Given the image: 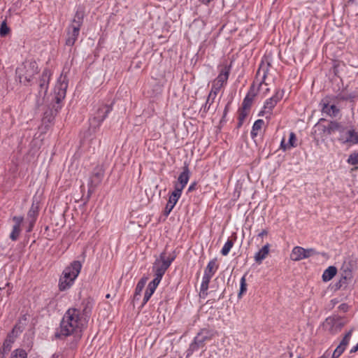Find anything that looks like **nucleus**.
Wrapping results in <instances>:
<instances>
[{"label": "nucleus", "instance_id": "f257e3e1", "mask_svg": "<svg viewBox=\"0 0 358 358\" xmlns=\"http://www.w3.org/2000/svg\"><path fill=\"white\" fill-rule=\"evenodd\" d=\"M87 303V305H88ZM87 306L81 310L78 308H71L66 310L60 322L59 331L56 334L57 337L69 336L75 335L80 336V333L85 328L87 320L86 317L90 311L87 310Z\"/></svg>", "mask_w": 358, "mask_h": 358}, {"label": "nucleus", "instance_id": "f03ea898", "mask_svg": "<svg viewBox=\"0 0 358 358\" xmlns=\"http://www.w3.org/2000/svg\"><path fill=\"white\" fill-rule=\"evenodd\" d=\"M82 268L80 261H73L69 266L66 267L59 281V289L64 292L69 289L78 276Z\"/></svg>", "mask_w": 358, "mask_h": 358}, {"label": "nucleus", "instance_id": "7ed1b4c3", "mask_svg": "<svg viewBox=\"0 0 358 358\" xmlns=\"http://www.w3.org/2000/svg\"><path fill=\"white\" fill-rule=\"evenodd\" d=\"M38 72V64L32 60L25 61L15 71L19 82L24 85H29Z\"/></svg>", "mask_w": 358, "mask_h": 358}, {"label": "nucleus", "instance_id": "20e7f679", "mask_svg": "<svg viewBox=\"0 0 358 358\" xmlns=\"http://www.w3.org/2000/svg\"><path fill=\"white\" fill-rule=\"evenodd\" d=\"M217 335V332L210 328L201 329L194 337L193 341L190 343L189 347L187 351V356H191L195 351H197L200 348H203L206 341H210Z\"/></svg>", "mask_w": 358, "mask_h": 358}, {"label": "nucleus", "instance_id": "39448f33", "mask_svg": "<svg viewBox=\"0 0 358 358\" xmlns=\"http://www.w3.org/2000/svg\"><path fill=\"white\" fill-rule=\"evenodd\" d=\"M83 15L80 12H77L72 23L68 28L67 38L66 40V45L72 46L77 41L80 29L83 24Z\"/></svg>", "mask_w": 358, "mask_h": 358}, {"label": "nucleus", "instance_id": "423d86ee", "mask_svg": "<svg viewBox=\"0 0 358 358\" xmlns=\"http://www.w3.org/2000/svg\"><path fill=\"white\" fill-rule=\"evenodd\" d=\"M338 96L328 95L324 97L320 102V107L322 114L330 117H336L340 114V108L336 105V99Z\"/></svg>", "mask_w": 358, "mask_h": 358}, {"label": "nucleus", "instance_id": "0eeeda50", "mask_svg": "<svg viewBox=\"0 0 358 358\" xmlns=\"http://www.w3.org/2000/svg\"><path fill=\"white\" fill-rule=\"evenodd\" d=\"M174 259V256L166 258L165 253L162 252L160 255L159 258L155 262L152 266V271L155 273L154 279L157 280V281H161L163 275Z\"/></svg>", "mask_w": 358, "mask_h": 358}, {"label": "nucleus", "instance_id": "6e6552de", "mask_svg": "<svg viewBox=\"0 0 358 358\" xmlns=\"http://www.w3.org/2000/svg\"><path fill=\"white\" fill-rule=\"evenodd\" d=\"M68 80L66 76L61 74L54 89V99L59 103L66 96Z\"/></svg>", "mask_w": 358, "mask_h": 358}, {"label": "nucleus", "instance_id": "1a4fd4ad", "mask_svg": "<svg viewBox=\"0 0 358 358\" xmlns=\"http://www.w3.org/2000/svg\"><path fill=\"white\" fill-rule=\"evenodd\" d=\"M111 110L112 107L109 105H102L100 106L97 109L94 117L90 120V127L94 128L99 127Z\"/></svg>", "mask_w": 358, "mask_h": 358}, {"label": "nucleus", "instance_id": "9d476101", "mask_svg": "<svg viewBox=\"0 0 358 358\" xmlns=\"http://www.w3.org/2000/svg\"><path fill=\"white\" fill-rule=\"evenodd\" d=\"M103 177V171L99 168L96 167L89 180L88 183V194H92L95 190L96 187L101 182Z\"/></svg>", "mask_w": 358, "mask_h": 358}, {"label": "nucleus", "instance_id": "9b49d317", "mask_svg": "<svg viewBox=\"0 0 358 358\" xmlns=\"http://www.w3.org/2000/svg\"><path fill=\"white\" fill-rule=\"evenodd\" d=\"M283 94V90H278L272 97L266 100L264 105V110L261 111L260 113H271L277 103L281 100ZM259 115H261V114H259Z\"/></svg>", "mask_w": 358, "mask_h": 358}, {"label": "nucleus", "instance_id": "f8f14e48", "mask_svg": "<svg viewBox=\"0 0 358 358\" xmlns=\"http://www.w3.org/2000/svg\"><path fill=\"white\" fill-rule=\"evenodd\" d=\"M52 73L50 70L45 69L43 70L41 77L39 80L38 96L43 98L48 92L49 82Z\"/></svg>", "mask_w": 358, "mask_h": 358}, {"label": "nucleus", "instance_id": "ddd939ff", "mask_svg": "<svg viewBox=\"0 0 358 358\" xmlns=\"http://www.w3.org/2000/svg\"><path fill=\"white\" fill-rule=\"evenodd\" d=\"M22 331V329H21V327L18 325H15L13 327L12 331L7 336L1 350H3V352H6L7 353L10 352L12 348V344L14 343L15 338Z\"/></svg>", "mask_w": 358, "mask_h": 358}, {"label": "nucleus", "instance_id": "4468645a", "mask_svg": "<svg viewBox=\"0 0 358 358\" xmlns=\"http://www.w3.org/2000/svg\"><path fill=\"white\" fill-rule=\"evenodd\" d=\"M231 67L229 66H225L223 67L219 73L217 77L213 80L212 85L217 87L219 90L227 83L229 78Z\"/></svg>", "mask_w": 358, "mask_h": 358}, {"label": "nucleus", "instance_id": "2eb2a0df", "mask_svg": "<svg viewBox=\"0 0 358 358\" xmlns=\"http://www.w3.org/2000/svg\"><path fill=\"white\" fill-rule=\"evenodd\" d=\"M190 172L187 166L183 167V171L178 176V182L174 185V189L182 192L189 179Z\"/></svg>", "mask_w": 358, "mask_h": 358}, {"label": "nucleus", "instance_id": "dca6fc26", "mask_svg": "<svg viewBox=\"0 0 358 358\" xmlns=\"http://www.w3.org/2000/svg\"><path fill=\"white\" fill-rule=\"evenodd\" d=\"M38 210H39L38 202H35L34 201L32 203V205L27 213V220L29 222V227L27 231L28 232H30L34 227V225L36 222V218L38 215Z\"/></svg>", "mask_w": 358, "mask_h": 358}, {"label": "nucleus", "instance_id": "f3484780", "mask_svg": "<svg viewBox=\"0 0 358 358\" xmlns=\"http://www.w3.org/2000/svg\"><path fill=\"white\" fill-rule=\"evenodd\" d=\"M316 127H318L319 129H321V131L326 134L327 135H331L332 133L338 131L340 132H343L344 131V127L341 125L340 122H338L336 121H330L328 126L322 125L317 124L315 125Z\"/></svg>", "mask_w": 358, "mask_h": 358}, {"label": "nucleus", "instance_id": "a211bd4d", "mask_svg": "<svg viewBox=\"0 0 358 358\" xmlns=\"http://www.w3.org/2000/svg\"><path fill=\"white\" fill-rule=\"evenodd\" d=\"M13 220L14 221L15 224L13 225L12 231L10 234V238L12 241H16L20 236L21 231L20 226L24 220V218L22 216H14L13 217Z\"/></svg>", "mask_w": 358, "mask_h": 358}, {"label": "nucleus", "instance_id": "6ab92c4d", "mask_svg": "<svg viewBox=\"0 0 358 358\" xmlns=\"http://www.w3.org/2000/svg\"><path fill=\"white\" fill-rule=\"evenodd\" d=\"M343 143L358 144V132L354 129L348 130L345 138H341Z\"/></svg>", "mask_w": 358, "mask_h": 358}, {"label": "nucleus", "instance_id": "aec40b11", "mask_svg": "<svg viewBox=\"0 0 358 358\" xmlns=\"http://www.w3.org/2000/svg\"><path fill=\"white\" fill-rule=\"evenodd\" d=\"M220 90H219L217 87L212 85L211 90L208 94L207 100L203 106L204 112H206L210 109V106L214 102V100Z\"/></svg>", "mask_w": 358, "mask_h": 358}, {"label": "nucleus", "instance_id": "412c9836", "mask_svg": "<svg viewBox=\"0 0 358 358\" xmlns=\"http://www.w3.org/2000/svg\"><path fill=\"white\" fill-rule=\"evenodd\" d=\"M296 146V136L294 132L289 133V137L288 143H285V138H283L280 142V148L284 151L289 150L292 148Z\"/></svg>", "mask_w": 358, "mask_h": 358}, {"label": "nucleus", "instance_id": "4be33fe9", "mask_svg": "<svg viewBox=\"0 0 358 358\" xmlns=\"http://www.w3.org/2000/svg\"><path fill=\"white\" fill-rule=\"evenodd\" d=\"M269 247L270 245L268 243L266 244L255 255V260L257 263L261 264L262 261L267 257L269 252Z\"/></svg>", "mask_w": 358, "mask_h": 358}, {"label": "nucleus", "instance_id": "5701e85b", "mask_svg": "<svg viewBox=\"0 0 358 358\" xmlns=\"http://www.w3.org/2000/svg\"><path fill=\"white\" fill-rule=\"evenodd\" d=\"M290 259L294 262H299L304 259L303 248L300 246H295L290 254Z\"/></svg>", "mask_w": 358, "mask_h": 358}, {"label": "nucleus", "instance_id": "b1692460", "mask_svg": "<svg viewBox=\"0 0 358 358\" xmlns=\"http://www.w3.org/2000/svg\"><path fill=\"white\" fill-rule=\"evenodd\" d=\"M269 66L270 64L268 62L265 63L262 62L259 67L257 74V76L262 75V76L261 85L265 82V80L269 71Z\"/></svg>", "mask_w": 358, "mask_h": 358}, {"label": "nucleus", "instance_id": "393cba45", "mask_svg": "<svg viewBox=\"0 0 358 358\" xmlns=\"http://www.w3.org/2000/svg\"><path fill=\"white\" fill-rule=\"evenodd\" d=\"M337 269L334 266H329L326 270H324L322 274V280L324 282H327L331 280L336 274Z\"/></svg>", "mask_w": 358, "mask_h": 358}, {"label": "nucleus", "instance_id": "a878e982", "mask_svg": "<svg viewBox=\"0 0 358 358\" xmlns=\"http://www.w3.org/2000/svg\"><path fill=\"white\" fill-rule=\"evenodd\" d=\"M264 124V120L261 119H259L255 122L250 133L251 137L252 138H255L258 135V131L261 130Z\"/></svg>", "mask_w": 358, "mask_h": 358}, {"label": "nucleus", "instance_id": "bb28decb", "mask_svg": "<svg viewBox=\"0 0 358 358\" xmlns=\"http://www.w3.org/2000/svg\"><path fill=\"white\" fill-rule=\"evenodd\" d=\"M218 268V265L216 264V259L210 260L206 268H205L204 273L213 276Z\"/></svg>", "mask_w": 358, "mask_h": 358}, {"label": "nucleus", "instance_id": "cd10ccee", "mask_svg": "<svg viewBox=\"0 0 358 358\" xmlns=\"http://www.w3.org/2000/svg\"><path fill=\"white\" fill-rule=\"evenodd\" d=\"M182 192L174 189L173 192L169 196L167 203L174 208L178 199L180 198Z\"/></svg>", "mask_w": 358, "mask_h": 358}, {"label": "nucleus", "instance_id": "c85d7f7f", "mask_svg": "<svg viewBox=\"0 0 358 358\" xmlns=\"http://www.w3.org/2000/svg\"><path fill=\"white\" fill-rule=\"evenodd\" d=\"M234 245V242L232 240H228L225 244L224 245L223 248H222V250H221V254L223 255V256H227L229 251L231 250V248L233 247Z\"/></svg>", "mask_w": 358, "mask_h": 358}, {"label": "nucleus", "instance_id": "c756f323", "mask_svg": "<svg viewBox=\"0 0 358 358\" xmlns=\"http://www.w3.org/2000/svg\"><path fill=\"white\" fill-rule=\"evenodd\" d=\"M145 283H146V279H144V278H142L138 281V282L136 285V289H135V297L137 295L141 294V292L143 289Z\"/></svg>", "mask_w": 358, "mask_h": 358}, {"label": "nucleus", "instance_id": "7c9ffc66", "mask_svg": "<svg viewBox=\"0 0 358 358\" xmlns=\"http://www.w3.org/2000/svg\"><path fill=\"white\" fill-rule=\"evenodd\" d=\"M247 290V284L245 276L243 275L240 282V292L238 293V297L241 298V296L246 292Z\"/></svg>", "mask_w": 358, "mask_h": 358}, {"label": "nucleus", "instance_id": "2f4dec72", "mask_svg": "<svg viewBox=\"0 0 358 358\" xmlns=\"http://www.w3.org/2000/svg\"><path fill=\"white\" fill-rule=\"evenodd\" d=\"M252 103V98L247 95L245 99H243V101L242 103V110H248Z\"/></svg>", "mask_w": 358, "mask_h": 358}, {"label": "nucleus", "instance_id": "473e14b6", "mask_svg": "<svg viewBox=\"0 0 358 358\" xmlns=\"http://www.w3.org/2000/svg\"><path fill=\"white\" fill-rule=\"evenodd\" d=\"M27 352L22 349H17L13 352L10 358H27Z\"/></svg>", "mask_w": 358, "mask_h": 358}, {"label": "nucleus", "instance_id": "72a5a7b5", "mask_svg": "<svg viewBox=\"0 0 358 358\" xmlns=\"http://www.w3.org/2000/svg\"><path fill=\"white\" fill-rule=\"evenodd\" d=\"M352 334V329L350 330L348 333H346V334L345 335V336L343 337V338L342 339V341H341L339 345H341L343 347L346 348V346L348 345V343L350 342Z\"/></svg>", "mask_w": 358, "mask_h": 358}, {"label": "nucleus", "instance_id": "f704fd0d", "mask_svg": "<svg viewBox=\"0 0 358 358\" xmlns=\"http://www.w3.org/2000/svg\"><path fill=\"white\" fill-rule=\"evenodd\" d=\"M248 115V113L245 110L241 109L238 113V122L237 127L239 128L242 126L245 117Z\"/></svg>", "mask_w": 358, "mask_h": 358}, {"label": "nucleus", "instance_id": "c9c22d12", "mask_svg": "<svg viewBox=\"0 0 358 358\" xmlns=\"http://www.w3.org/2000/svg\"><path fill=\"white\" fill-rule=\"evenodd\" d=\"M348 163L351 165H357L358 164V153L353 152L350 155L348 160Z\"/></svg>", "mask_w": 358, "mask_h": 358}, {"label": "nucleus", "instance_id": "e433bc0d", "mask_svg": "<svg viewBox=\"0 0 358 358\" xmlns=\"http://www.w3.org/2000/svg\"><path fill=\"white\" fill-rule=\"evenodd\" d=\"M9 31L10 29L8 27L6 21H3L0 27V36H5L8 34Z\"/></svg>", "mask_w": 358, "mask_h": 358}, {"label": "nucleus", "instance_id": "4c0bfd02", "mask_svg": "<svg viewBox=\"0 0 358 358\" xmlns=\"http://www.w3.org/2000/svg\"><path fill=\"white\" fill-rule=\"evenodd\" d=\"M160 281H157L155 279H153L148 285L147 289L150 291L151 293H154L157 287L159 284Z\"/></svg>", "mask_w": 358, "mask_h": 358}, {"label": "nucleus", "instance_id": "58836bf2", "mask_svg": "<svg viewBox=\"0 0 358 358\" xmlns=\"http://www.w3.org/2000/svg\"><path fill=\"white\" fill-rule=\"evenodd\" d=\"M345 348L343 347L341 345H338L337 348L335 349V350L333 352L332 357L333 358H338L339 357L343 352L345 351Z\"/></svg>", "mask_w": 358, "mask_h": 358}, {"label": "nucleus", "instance_id": "ea45409f", "mask_svg": "<svg viewBox=\"0 0 358 358\" xmlns=\"http://www.w3.org/2000/svg\"><path fill=\"white\" fill-rule=\"evenodd\" d=\"M303 252H304L305 259H307L310 257H312L313 255L318 254V252L313 248H308V249L303 248Z\"/></svg>", "mask_w": 358, "mask_h": 358}, {"label": "nucleus", "instance_id": "a19ab883", "mask_svg": "<svg viewBox=\"0 0 358 358\" xmlns=\"http://www.w3.org/2000/svg\"><path fill=\"white\" fill-rule=\"evenodd\" d=\"M209 283L201 282V288H200V295L203 297L207 295V290L208 289Z\"/></svg>", "mask_w": 358, "mask_h": 358}, {"label": "nucleus", "instance_id": "79ce46f5", "mask_svg": "<svg viewBox=\"0 0 358 358\" xmlns=\"http://www.w3.org/2000/svg\"><path fill=\"white\" fill-rule=\"evenodd\" d=\"M152 294H153L152 293H151L150 291H148L146 289V291H145V295H144V298L143 300V304H142L143 306H144L149 301V299H150V297Z\"/></svg>", "mask_w": 358, "mask_h": 358}, {"label": "nucleus", "instance_id": "37998d69", "mask_svg": "<svg viewBox=\"0 0 358 358\" xmlns=\"http://www.w3.org/2000/svg\"><path fill=\"white\" fill-rule=\"evenodd\" d=\"M212 277L213 276L204 273L201 282L209 283Z\"/></svg>", "mask_w": 358, "mask_h": 358}, {"label": "nucleus", "instance_id": "c03bdc74", "mask_svg": "<svg viewBox=\"0 0 358 358\" xmlns=\"http://www.w3.org/2000/svg\"><path fill=\"white\" fill-rule=\"evenodd\" d=\"M173 207H172L171 205H169L168 203H166V206L165 207V209H164V215L166 216H168L170 213L171 212V210H173Z\"/></svg>", "mask_w": 358, "mask_h": 358}, {"label": "nucleus", "instance_id": "a18cd8bd", "mask_svg": "<svg viewBox=\"0 0 358 358\" xmlns=\"http://www.w3.org/2000/svg\"><path fill=\"white\" fill-rule=\"evenodd\" d=\"M355 98H356V96H355V94H350V95H349L348 96H347V97H344V96L341 97V98H340V99H341V100H348V99H355Z\"/></svg>", "mask_w": 358, "mask_h": 358}, {"label": "nucleus", "instance_id": "49530a36", "mask_svg": "<svg viewBox=\"0 0 358 358\" xmlns=\"http://www.w3.org/2000/svg\"><path fill=\"white\" fill-rule=\"evenodd\" d=\"M195 187H196V182H193V183H192V184L189 186V187H188V190H187V191H188L189 192H192V191H194V190L195 189Z\"/></svg>", "mask_w": 358, "mask_h": 358}, {"label": "nucleus", "instance_id": "de8ad7c7", "mask_svg": "<svg viewBox=\"0 0 358 358\" xmlns=\"http://www.w3.org/2000/svg\"><path fill=\"white\" fill-rule=\"evenodd\" d=\"M51 119H52V117L50 116L49 117H48V113H45V117L43 119V122H45L46 120H47V122H51Z\"/></svg>", "mask_w": 358, "mask_h": 358}, {"label": "nucleus", "instance_id": "09e8293b", "mask_svg": "<svg viewBox=\"0 0 358 358\" xmlns=\"http://www.w3.org/2000/svg\"><path fill=\"white\" fill-rule=\"evenodd\" d=\"M268 234V231L266 229L262 230L259 234V237H263L264 236H266Z\"/></svg>", "mask_w": 358, "mask_h": 358}, {"label": "nucleus", "instance_id": "8fccbe9b", "mask_svg": "<svg viewBox=\"0 0 358 358\" xmlns=\"http://www.w3.org/2000/svg\"><path fill=\"white\" fill-rule=\"evenodd\" d=\"M334 322V320L331 318H327L325 321V325L332 324Z\"/></svg>", "mask_w": 358, "mask_h": 358}, {"label": "nucleus", "instance_id": "3c124183", "mask_svg": "<svg viewBox=\"0 0 358 358\" xmlns=\"http://www.w3.org/2000/svg\"><path fill=\"white\" fill-rule=\"evenodd\" d=\"M51 358H64L63 356L59 353H55L52 355Z\"/></svg>", "mask_w": 358, "mask_h": 358}, {"label": "nucleus", "instance_id": "603ef678", "mask_svg": "<svg viewBox=\"0 0 358 358\" xmlns=\"http://www.w3.org/2000/svg\"><path fill=\"white\" fill-rule=\"evenodd\" d=\"M357 351H358V345H356L355 346H354L351 350H350V353H354V352H356Z\"/></svg>", "mask_w": 358, "mask_h": 358}, {"label": "nucleus", "instance_id": "864d4df0", "mask_svg": "<svg viewBox=\"0 0 358 358\" xmlns=\"http://www.w3.org/2000/svg\"><path fill=\"white\" fill-rule=\"evenodd\" d=\"M229 103H227V106H225L224 110L223 117H224L227 115L228 109H229Z\"/></svg>", "mask_w": 358, "mask_h": 358}, {"label": "nucleus", "instance_id": "5fc2aeb1", "mask_svg": "<svg viewBox=\"0 0 358 358\" xmlns=\"http://www.w3.org/2000/svg\"><path fill=\"white\" fill-rule=\"evenodd\" d=\"M6 353H7V352H3V350H0V358H5V355H6Z\"/></svg>", "mask_w": 358, "mask_h": 358}, {"label": "nucleus", "instance_id": "6e6d98bb", "mask_svg": "<svg viewBox=\"0 0 358 358\" xmlns=\"http://www.w3.org/2000/svg\"><path fill=\"white\" fill-rule=\"evenodd\" d=\"M355 0H349L348 2L349 3H354Z\"/></svg>", "mask_w": 358, "mask_h": 358}, {"label": "nucleus", "instance_id": "4d7b16f0", "mask_svg": "<svg viewBox=\"0 0 358 358\" xmlns=\"http://www.w3.org/2000/svg\"><path fill=\"white\" fill-rule=\"evenodd\" d=\"M324 120H325L324 118H321V119L320 120V122H321V121H324Z\"/></svg>", "mask_w": 358, "mask_h": 358}, {"label": "nucleus", "instance_id": "13d9d810", "mask_svg": "<svg viewBox=\"0 0 358 358\" xmlns=\"http://www.w3.org/2000/svg\"><path fill=\"white\" fill-rule=\"evenodd\" d=\"M109 297H110V294H108L106 295V298H109Z\"/></svg>", "mask_w": 358, "mask_h": 358}, {"label": "nucleus", "instance_id": "bf43d9fd", "mask_svg": "<svg viewBox=\"0 0 358 358\" xmlns=\"http://www.w3.org/2000/svg\"><path fill=\"white\" fill-rule=\"evenodd\" d=\"M329 331L332 333V334H335V332H333V331H332V329H330Z\"/></svg>", "mask_w": 358, "mask_h": 358}, {"label": "nucleus", "instance_id": "052dcab7", "mask_svg": "<svg viewBox=\"0 0 358 358\" xmlns=\"http://www.w3.org/2000/svg\"><path fill=\"white\" fill-rule=\"evenodd\" d=\"M298 358H300V357H298Z\"/></svg>", "mask_w": 358, "mask_h": 358}]
</instances>
